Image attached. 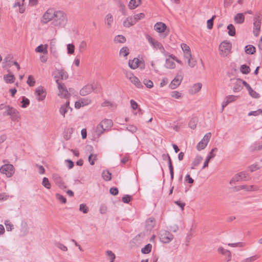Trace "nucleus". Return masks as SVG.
Here are the masks:
<instances>
[{
    "mask_svg": "<svg viewBox=\"0 0 262 262\" xmlns=\"http://www.w3.org/2000/svg\"><path fill=\"white\" fill-rule=\"evenodd\" d=\"M238 97L234 95H230L226 97V102L223 104V107H225L228 103L232 102L235 101L237 99Z\"/></svg>",
    "mask_w": 262,
    "mask_h": 262,
    "instance_id": "24",
    "label": "nucleus"
},
{
    "mask_svg": "<svg viewBox=\"0 0 262 262\" xmlns=\"http://www.w3.org/2000/svg\"><path fill=\"white\" fill-rule=\"evenodd\" d=\"M35 95L38 100H42L46 97V92L43 87H38L35 91Z\"/></svg>",
    "mask_w": 262,
    "mask_h": 262,
    "instance_id": "14",
    "label": "nucleus"
},
{
    "mask_svg": "<svg viewBox=\"0 0 262 262\" xmlns=\"http://www.w3.org/2000/svg\"><path fill=\"white\" fill-rule=\"evenodd\" d=\"M174 61L181 63V61L179 60L176 57L171 55H169L168 58L166 60V66L169 69H173L175 67V63Z\"/></svg>",
    "mask_w": 262,
    "mask_h": 262,
    "instance_id": "11",
    "label": "nucleus"
},
{
    "mask_svg": "<svg viewBox=\"0 0 262 262\" xmlns=\"http://www.w3.org/2000/svg\"><path fill=\"white\" fill-rule=\"evenodd\" d=\"M217 149L216 148H215L212 149L211 150V151H210V154H209V155L208 156V157H207V158H208L209 159H210V160L211 159H212V158H214V157H215V152H216V151H217Z\"/></svg>",
    "mask_w": 262,
    "mask_h": 262,
    "instance_id": "49",
    "label": "nucleus"
},
{
    "mask_svg": "<svg viewBox=\"0 0 262 262\" xmlns=\"http://www.w3.org/2000/svg\"><path fill=\"white\" fill-rule=\"evenodd\" d=\"M128 78L130 82L137 88H141L142 87V84L139 79L134 75H130V76L128 77Z\"/></svg>",
    "mask_w": 262,
    "mask_h": 262,
    "instance_id": "18",
    "label": "nucleus"
},
{
    "mask_svg": "<svg viewBox=\"0 0 262 262\" xmlns=\"http://www.w3.org/2000/svg\"><path fill=\"white\" fill-rule=\"evenodd\" d=\"M58 17L64 18V15L62 12L55 11L53 9H49L44 14L42 21L47 23L53 19L57 20Z\"/></svg>",
    "mask_w": 262,
    "mask_h": 262,
    "instance_id": "1",
    "label": "nucleus"
},
{
    "mask_svg": "<svg viewBox=\"0 0 262 262\" xmlns=\"http://www.w3.org/2000/svg\"><path fill=\"white\" fill-rule=\"evenodd\" d=\"M136 21L134 18L128 17L124 21V26L126 27H129L135 24Z\"/></svg>",
    "mask_w": 262,
    "mask_h": 262,
    "instance_id": "29",
    "label": "nucleus"
},
{
    "mask_svg": "<svg viewBox=\"0 0 262 262\" xmlns=\"http://www.w3.org/2000/svg\"><path fill=\"white\" fill-rule=\"evenodd\" d=\"M4 79L7 83H12L14 82L15 77L12 74H8L4 76Z\"/></svg>",
    "mask_w": 262,
    "mask_h": 262,
    "instance_id": "28",
    "label": "nucleus"
},
{
    "mask_svg": "<svg viewBox=\"0 0 262 262\" xmlns=\"http://www.w3.org/2000/svg\"><path fill=\"white\" fill-rule=\"evenodd\" d=\"M80 101L81 102L82 105H83V106L89 104L91 102V100L88 98L82 99H80Z\"/></svg>",
    "mask_w": 262,
    "mask_h": 262,
    "instance_id": "48",
    "label": "nucleus"
},
{
    "mask_svg": "<svg viewBox=\"0 0 262 262\" xmlns=\"http://www.w3.org/2000/svg\"><path fill=\"white\" fill-rule=\"evenodd\" d=\"M80 210L84 213H86L88 211V208L84 204H81L80 206Z\"/></svg>",
    "mask_w": 262,
    "mask_h": 262,
    "instance_id": "52",
    "label": "nucleus"
},
{
    "mask_svg": "<svg viewBox=\"0 0 262 262\" xmlns=\"http://www.w3.org/2000/svg\"><path fill=\"white\" fill-rule=\"evenodd\" d=\"M130 105L133 110H136L138 107V104L137 103L133 100H130Z\"/></svg>",
    "mask_w": 262,
    "mask_h": 262,
    "instance_id": "54",
    "label": "nucleus"
},
{
    "mask_svg": "<svg viewBox=\"0 0 262 262\" xmlns=\"http://www.w3.org/2000/svg\"><path fill=\"white\" fill-rule=\"evenodd\" d=\"M147 39L150 44L156 50H159L162 52L164 51V48L162 43L157 39L153 38L150 36H147Z\"/></svg>",
    "mask_w": 262,
    "mask_h": 262,
    "instance_id": "6",
    "label": "nucleus"
},
{
    "mask_svg": "<svg viewBox=\"0 0 262 262\" xmlns=\"http://www.w3.org/2000/svg\"><path fill=\"white\" fill-rule=\"evenodd\" d=\"M102 177L106 181H110L111 177V173L108 170H104L102 172Z\"/></svg>",
    "mask_w": 262,
    "mask_h": 262,
    "instance_id": "34",
    "label": "nucleus"
},
{
    "mask_svg": "<svg viewBox=\"0 0 262 262\" xmlns=\"http://www.w3.org/2000/svg\"><path fill=\"white\" fill-rule=\"evenodd\" d=\"M27 83L31 86H33L35 85V80L32 76L30 75L28 77V78L27 80Z\"/></svg>",
    "mask_w": 262,
    "mask_h": 262,
    "instance_id": "40",
    "label": "nucleus"
},
{
    "mask_svg": "<svg viewBox=\"0 0 262 262\" xmlns=\"http://www.w3.org/2000/svg\"><path fill=\"white\" fill-rule=\"evenodd\" d=\"M128 64L130 68L133 69H136L138 68L141 69L144 68V63L143 60L137 58H135L132 60H129Z\"/></svg>",
    "mask_w": 262,
    "mask_h": 262,
    "instance_id": "7",
    "label": "nucleus"
},
{
    "mask_svg": "<svg viewBox=\"0 0 262 262\" xmlns=\"http://www.w3.org/2000/svg\"><path fill=\"white\" fill-rule=\"evenodd\" d=\"M181 49L183 52L184 56L188 62L190 66L192 67L193 65L191 63L190 59L191 58V52L190 47L186 43H183L181 45Z\"/></svg>",
    "mask_w": 262,
    "mask_h": 262,
    "instance_id": "4",
    "label": "nucleus"
},
{
    "mask_svg": "<svg viewBox=\"0 0 262 262\" xmlns=\"http://www.w3.org/2000/svg\"><path fill=\"white\" fill-rule=\"evenodd\" d=\"M67 48L68 54H73L74 53L75 47L73 44H68Z\"/></svg>",
    "mask_w": 262,
    "mask_h": 262,
    "instance_id": "43",
    "label": "nucleus"
},
{
    "mask_svg": "<svg viewBox=\"0 0 262 262\" xmlns=\"http://www.w3.org/2000/svg\"><path fill=\"white\" fill-rule=\"evenodd\" d=\"M262 113V111L261 110H258L256 111L251 112L249 113V116H257Z\"/></svg>",
    "mask_w": 262,
    "mask_h": 262,
    "instance_id": "55",
    "label": "nucleus"
},
{
    "mask_svg": "<svg viewBox=\"0 0 262 262\" xmlns=\"http://www.w3.org/2000/svg\"><path fill=\"white\" fill-rule=\"evenodd\" d=\"M102 127L105 131L108 130L113 126V122L110 119H104L100 122Z\"/></svg>",
    "mask_w": 262,
    "mask_h": 262,
    "instance_id": "17",
    "label": "nucleus"
},
{
    "mask_svg": "<svg viewBox=\"0 0 262 262\" xmlns=\"http://www.w3.org/2000/svg\"><path fill=\"white\" fill-rule=\"evenodd\" d=\"M215 16L214 15V16H213L212 18H211L210 19H209L207 21V28L209 29H211L212 28L213 25V20L215 18Z\"/></svg>",
    "mask_w": 262,
    "mask_h": 262,
    "instance_id": "47",
    "label": "nucleus"
},
{
    "mask_svg": "<svg viewBox=\"0 0 262 262\" xmlns=\"http://www.w3.org/2000/svg\"><path fill=\"white\" fill-rule=\"evenodd\" d=\"M240 71L243 74H247L250 73V69L249 66L246 64H243L241 66Z\"/></svg>",
    "mask_w": 262,
    "mask_h": 262,
    "instance_id": "32",
    "label": "nucleus"
},
{
    "mask_svg": "<svg viewBox=\"0 0 262 262\" xmlns=\"http://www.w3.org/2000/svg\"><path fill=\"white\" fill-rule=\"evenodd\" d=\"M201 88L202 84L201 83H196L191 87L190 92L191 94H195L201 90Z\"/></svg>",
    "mask_w": 262,
    "mask_h": 262,
    "instance_id": "26",
    "label": "nucleus"
},
{
    "mask_svg": "<svg viewBox=\"0 0 262 262\" xmlns=\"http://www.w3.org/2000/svg\"><path fill=\"white\" fill-rule=\"evenodd\" d=\"M145 15L144 13H141L139 14H137L134 16V19L137 21L138 20H140L143 18H144Z\"/></svg>",
    "mask_w": 262,
    "mask_h": 262,
    "instance_id": "57",
    "label": "nucleus"
},
{
    "mask_svg": "<svg viewBox=\"0 0 262 262\" xmlns=\"http://www.w3.org/2000/svg\"><path fill=\"white\" fill-rule=\"evenodd\" d=\"M196 119H192L189 122V125L191 128L194 129L196 127Z\"/></svg>",
    "mask_w": 262,
    "mask_h": 262,
    "instance_id": "44",
    "label": "nucleus"
},
{
    "mask_svg": "<svg viewBox=\"0 0 262 262\" xmlns=\"http://www.w3.org/2000/svg\"><path fill=\"white\" fill-rule=\"evenodd\" d=\"M2 173L6 174L8 177H11L14 172V167L11 164H5L1 168Z\"/></svg>",
    "mask_w": 262,
    "mask_h": 262,
    "instance_id": "9",
    "label": "nucleus"
},
{
    "mask_svg": "<svg viewBox=\"0 0 262 262\" xmlns=\"http://www.w3.org/2000/svg\"><path fill=\"white\" fill-rule=\"evenodd\" d=\"M243 85L246 88L248 91L249 94L251 97L254 98H258L259 97V95L256 91L253 90L251 86L246 81L243 82Z\"/></svg>",
    "mask_w": 262,
    "mask_h": 262,
    "instance_id": "16",
    "label": "nucleus"
},
{
    "mask_svg": "<svg viewBox=\"0 0 262 262\" xmlns=\"http://www.w3.org/2000/svg\"><path fill=\"white\" fill-rule=\"evenodd\" d=\"M245 174L243 173H240L239 174H237L235 177V178H233L232 180L231 181L230 183H232L233 181H238L240 180H242L244 179L245 177L244 176Z\"/></svg>",
    "mask_w": 262,
    "mask_h": 262,
    "instance_id": "39",
    "label": "nucleus"
},
{
    "mask_svg": "<svg viewBox=\"0 0 262 262\" xmlns=\"http://www.w3.org/2000/svg\"><path fill=\"white\" fill-rule=\"evenodd\" d=\"M110 193L113 195H116L118 193V190L117 188L113 187L110 189Z\"/></svg>",
    "mask_w": 262,
    "mask_h": 262,
    "instance_id": "61",
    "label": "nucleus"
},
{
    "mask_svg": "<svg viewBox=\"0 0 262 262\" xmlns=\"http://www.w3.org/2000/svg\"><path fill=\"white\" fill-rule=\"evenodd\" d=\"M105 130L102 127L100 123L97 125L96 129V133L98 136L101 135L102 134H103Z\"/></svg>",
    "mask_w": 262,
    "mask_h": 262,
    "instance_id": "37",
    "label": "nucleus"
},
{
    "mask_svg": "<svg viewBox=\"0 0 262 262\" xmlns=\"http://www.w3.org/2000/svg\"><path fill=\"white\" fill-rule=\"evenodd\" d=\"M245 20V16L243 13H238L234 17V21L237 24H242Z\"/></svg>",
    "mask_w": 262,
    "mask_h": 262,
    "instance_id": "25",
    "label": "nucleus"
},
{
    "mask_svg": "<svg viewBox=\"0 0 262 262\" xmlns=\"http://www.w3.org/2000/svg\"><path fill=\"white\" fill-rule=\"evenodd\" d=\"M129 54V49L127 47L122 48L120 51V55L126 56Z\"/></svg>",
    "mask_w": 262,
    "mask_h": 262,
    "instance_id": "38",
    "label": "nucleus"
},
{
    "mask_svg": "<svg viewBox=\"0 0 262 262\" xmlns=\"http://www.w3.org/2000/svg\"><path fill=\"white\" fill-rule=\"evenodd\" d=\"M56 82L58 84V88L59 90L58 95L61 98L66 99V101H69L70 94L64 84L60 82L59 79H56Z\"/></svg>",
    "mask_w": 262,
    "mask_h": 262,
    "instance_id": "3",
    "label": "nucleus"
},
{
    "mask_svg": "<svg viewBox=\"0 0 262 262\" xmlns=\"http://www.w3.org/2000/svg\"><path fill=\"white\" fill-rule=\"evenodd\" d=\"M5 224L8 231H10L12 230L13 226L8 221L6 222Z\"/></svg>",
    "mask_w": 262,
    "mask_h": 262,
    "instance_id": "63",
    "label": "nucleus"
},
{
    "mask_svg": "<svg viewBox=\"0 0 262 262\" xmlns=\"http://www.w3.org/2000/svg\"><path fill=\"white\" fill-rule=\"evenodd\" d=\"M125 40V38L122 35H118L115 38V41L117 42L123 43Z\"/></svg>",
    "mask_w": 262,
    "mask_h": 262,
    "instance_id": "41",
    "label": "nucleus"
},
{
    "mask_svg": "<svg viewBox=\"0 0 262 262\" xmlns=\"http://www.w3.org/2000/svg\"><path fill=\"white\" fill-rule=\"evenodd\" d=\"M56 198L62 203H65L66 202V199L60 194H57Z\"/></svg>",
    "mask_w": 262,
    "mask_h": 262,
    "instance_id": "56",
    "label": "nucleus"
},
{
    "mask_svg": "<svg viewBox=\"0 0 262 262\" xmlns=\"http://www.w3.org/2000/svg\"><path fill=\"white\" fill-rule=\"evenodd\" d=\"M183 76L181 73L177 74L174 78L171 81L169 84V88L171 89H175L181 83Z\"/></svg>",
    "mask_w": 262,
    "mask_h": 262,
    "instance_id": "8",
    "label": "nucleus"
},
{
    "mask_svg": "<svg viewBox=\"0 0 262 262\" xmlns=\"http://www.w3.org/2000/svg\"><path fill=\"white\" fill-rule=\"evenodd\" d=\"M69 101H66V104L60 108V113L64 117L65 116L66 113H67L69 109L72 111V109L69 107Z\"/></svg>",
    "mask_w": 262,
    "mask_h": 262,
    "instance_id": "21",
    "label": "nucleus"
},
{
    "mask_svg": "<svg viewBox=\"0 0 262 262\" xmlns=\"http://www.w3.org/2000/svg\"><path fill=\"white\" fill-rule=\"evenodd\" d=\"M152 246L150 244H147L142 249V252L144 254L149 253L151 250Z\"/></svg>",
    "mask_w": 262,
    "mask_h": 262,
    "instance_id": "36",
    "label": "nucleus"
},
{
    "mask_svg": "<svg viewBox=\"0 0 262 262\" xmlns=\"http://www.w3.org/2000/svg\"><path fill=\"white\" fill-rule=\"evenodd\" d=\"M171 96L174 99H181L183 97V94L180 92L174 91L171 92Z\"/></svg>",
    "mask_w": 262,
    "mask_h": 262,
    "instance_id": "31",
    "label": "nucleus"
},
{
    "mask_svg": "<svg viewBox=\"0 0 262 262\" xmlns=\"http://www.w3.org/2000/svg\"><path fill=\"white\" fill-rule=\"evenodd\" d=\"M9 198V195H7L5 193H0V201H5Z\"/></svg>",
    "mask_w": 262,
    "mask_h": 262,
    "instance_id": "59",
    "label": "nucleus"
},
{
    "mask_svg": "<svg viewBox=\"0 0 262 262\" xmlns=\"http://www.w3.org/2000/svg\"><path fill=\"white\" fill-rule=\"evenodd\" d=\"M141 0H130L128 7L131 9H134L141 4Z\"/></svg>",
    "mask_w": 262,
    "mask_h": 262,
    "instance_id": "23",
    "label": "nucleus"
},
{
    "mask_svg": "<svg viewBox=\"0 0 262 262\" xmlns=\"http://www.w3.org/2000/svg\"><path fill=\"white\" fill-rule=\"evenodd\" d=\"M185 180L190 184H192L193 183V180L190 177L189 174H187L186 176Z\"/></svg>",
    "mask_w": 262,
    "mask_h": 262,
    "instance_id": "64",
    "label": "nucleus"
},
{
    "mask_svg": "<svg viewBox=\"0 0 262 262\" xmlns=\"http://www.w3.org/2000/svg\"><path fill=\"white\" fill-rule=\"evenodd\" d=\"M227 29L228 30V34L230 36H234L235 34V29L234 26L230 24L228 26Z\"/></svg>",
    "mask_w": 262,
    "mask_h": 262,
    "instance_id": "33",
    "label": "nucleus"
},
{
    "mask_svg": "<svg viewBox=\"0 0 262 262\" xmlns=\"http://www.w3.org/2000/svg\"><path fill=\"white\" fill-rule=\"evenodd\" d=\"M93 91V87L91 85H86L83 87L80 91V94L82 96H85L91 93Z\"/></svg>",
    "mask_w": 262,
    "mask_h": 262,
    "instance_id": "19",
    "label": "nucleus"
},
{
    "mask_svg": "<svg viewBox=\"0 0 262 262\" xmlns=\"http://www.w3.org/2000/svg\"><path fill=\"white\" fill-rule=\"evenodd\" d=\"M219 252L222 253L223 255L227 256V260H229L231 258L230 252L228 250L224 249L222 247L219 248L218 249Z\"/></svg>",
    "mask_w": 262,
    "mask_h": 262,
    "instance_id": "30",
    "label": "nucleus"
},
{
    "mask_svg": "<svg viewBox=\"0 0 262 262\" xmlns=\"http://www.w3.org/2000/svg\"><path fill=\"white\" fill-rule=\"evenodd\" d=\"M131 200H132V198H131V196H130L129 195H125L122 198V201L124 203H129L131 201Z\"/></svg>",
    "mask_w": 262,
    "mask_h": 262,
    "instance_id": "58",
    "label": "nucleus"
},
{
    "mask_svg": "<svg viewBox=\"0 0 262 262\" xmlns=\"http://www.w3.org/2000/svg\"><path fill=\"white\" fill-rule=\"evenodd\" d=\"M211 133H208L205 135L203 139L198 143L196 148L198 150H201L205 148L211 138Z\"/></svg>",
    "mask_w": 262,
    "mask_h": 262,
    "instance_id": "10",
    "label": "nucleus"
},
{
    "mask_svg": "<svg viewBox=\"0 0 262 262\" xmlns=\"http://www.w3.org/2000/svg\"><path fill=\"white\" fill-rule=\"evenodd\" d=\"M106 254L110 259L111 262H113L116 257L115 254L111 251H107Z\"/></svg>",
    "mask_w": 262,
    "mask_h": 262,
    "instance_id": "46",
    "label": "nucleus"
},
{
    "mask_svg": "<svg viewBox=\"0 0 262 262\" xmlns=\"http://www.w3.org/2000/svg\"><path fill=\"white\" fill-rule=\"evenodd\" d=\"M253 25V33L257 36L259 34L261 26V18L260 16L254 17Z\"/></svg>",
    "mask_w": 262,
    "mask_h": 262,
    "instance_id": "12",
    "label": "nucleus"
},
{
    "mask_svg": "<svg viewBox=\"0 0 262 262\" xmlns=\"http://www.w3.org/2000/svg\"><path fill=\"white\" fill-rule=\"evenodd\" d=\"M102 106L114 107L115 106V104L111 101H105L104 102L102 103Z\"/></svg>",
    "mask_w": 262,
    "mask_h": 262,
    "instance_id": "51",
    "label": "nucleus"
},
{
    "mask_svg": "<svg viewBox=\"0 0 262 262\" xmlns=\"http://www.w3.org/2000/svg\"><path fill=\"white\" fill-rule=\"evenodd\" d=\"M244 81L242 80L241 79H237L235 81V85L233 88L234 92H239L242 89V84H243V82Z\"/></svg>",
    "mask_w": 262,
    "mask_h": 262,
    "instance_id": "22",
    "label": "nucleus"
},
{
    "mask_svg": "<svg viewBox=\"0 0 262 262\" xmlns=\"http://www.w3.org/2000/svg\"><path fill=\"white\" fill-rule=\"evenodd\" d=\"M168 82V80L167 78H163L160 83V86L161 88L165 86L167 84Z\"/></svg>",
    "mask_w": 262,
    "mask_h": 262,
    "instance_id": "50",
    "label": "nucleus"
},
{
    "mask_svg": "<svg viewBox=\"0 0 262 262\" xmlns=\"http://www.w3.org/2000/svg\"><path fill=\"white\" fill-rule=\"evenodd\" d=\"M232 49L231 42L227 41L222 42L219 48L220 55L222 56H227L230 54Z\"/></svg>",
    "mask_w": 262,
    "mask_h": 262,
    "instance_id": "2",
    "label": "nucleus"
},
{
    "mask_svg": "<svg viewBox=\"0 0 262 262\" xmlns=\"http://www.w3.org/2000/svg\"><path fill=\"white\" fill-rule=\"evenodd\" d=\"M18 114V112H16L15 111V110H14V108H9L8 110V114L10 115H12V114Z\"/></svg>",
    "mask_w": 262,
    "mask_h": 262,
    "instance_id": "60",
    "label": "nucleus"
},
{
    "mask_svg": "<svg viewBox=\"0 0 262 262\" xmlns=\"http://www.w3.org/2000/svg\"><path fill=\"white\" fill-rule=\"evenodd\" d=\"M21 103H22V107H27L29 104V100L27 99V98H25V97H24L23 98V100L21 101Z\"/></svg>",
    "mask_w": 262,
    "mask_h": 262,
    "instance_id": "53",
    "label": "nucleus"
},
{
    "mask_svg": "<svg viewBox=\"0 0 262 262\" xmlns=\"http://www.w3.org/2000/svg\"><path fill=\"white\" fill-rule=\"evenodd\" d=\"M154 29L159 33H165L166 36L167 35L169 32V29L164 23L162 22L156 23L154 26Z\"/></svg>",
    "mask_w": 262,
    "mask_h": 262,
    "instance_id": "5",
    "label": "nucleus"
},
{
    "mask_svg": "<svg viewBox=\"0 0 262 262\" xmlns=\"http://www.w3.org/2000/svg\"><path fill=\"white\" fill-rule=\"evenodd\" d=\"M172 238V235L168 232H164L162 233L160 237L161 241L164 243H169Z\"/></svg>",
    "mask_w": 262,
    "mask_h": 262,
    "instance_id": "15",
    "label": "nucleus"
},
{
    "mask_svg": "<svg viewBox=\"0 0 262 262\" xmlns=\"http://www.w3.org/2000/svg\"><path fill=\"white\" fill-rule=\"evenodd\" d=\"M106 17L107 23L108 25H110L113 20V17L111 15L108 14L107 15Z\"/></svg>",
    "mask_w": 262,
    "mask_h": 262,
    "instance_id": "62",
    "label": "nucleus"
},
{
    "mask_svg": "<svg viewBox=\"0 0 262 262\" xmlns=\"http://www.w3.org/2000/svg\"><path fill=\"white\" fill-rule=\"evenodd\" d=\"M97 160V155L95 154H91L89 157V161L91 165H93L95 162Z\"/></svg>",
    "mask_w": 262,
    "mask_h": 262,
    "instance_id": "35",
    "label": "nucleus"
},
{
    "mask_svg": "<svg viewBox=\"0 0 262 262\" xmlns=\"http://www.w3.org/2000/svg\"><path fill=\"white\" fill-rule=\"evenodd\" d=\"M48 45H41L36 48L35 51L37 53H42L47 54L48 53Z\"/></svg>",
    "mask_w": 262,
    "mask_h": 262,
    "instance_id": "20",
    "label": "nucleus"
},
{
    "mask_svg": "<svg viewBox=\"0 0 262 262\" xmlns=\"http://www.w3.org/2000/svg\"><path fill=\"white\" fill-rule=\"evenodd\" d=\"M144 84L146 85V86L148 88H152L154 86V84L152 81L148 79H145L143 81Z\"/></svg>",
    "mask_w": 262,
    "mask_h": 262,
    "instance_id": "42",
    "label": "nucleus"
},
{
    "mask_svg": "<svg viewBox=\"0 0 262 262\" xmlns=\"http://www.w3.org/2000/svg\"><path fill=\"white\" fill-rule=\"evenodd\" d=\"M42 185L47 188L49 189L50 188L51 185L48 178H44L43 179Z\"/></svg>",
    "mask_w": 262,
    "mask_h": 262,
    "instance_id": "45",
    "label": "nucleus"
},
{
    "mask_svg": "<svg viewBox=\"0 0 262 262\" xmlns=\"http://www.w3.org/2000/svg\"><path fill=\"white\" fill-rule=\"evenodd\" d=\"M256 52L255 48L251 45H247L245 47V52L248 54H253Z\"/></svg>",
    "mask_w": 262,
    "mask_h": 262,
    "instance_id": "27",
    "label": "nucleus"
},
{
    "mask_svg": "<svg viewBox=\"0 0 262 262\" xmlns=\"http://www.w3.org/2000/svg\"><path fill=\"white\" fill-rule=\"evenodd\" d=\"M55 78L56 79L60 78L62 80H66L68 78L67 73L63 69H58L55 71L54 73Z\"/></svg>",
    "mask_w": 262,
    "mask_h": 262,
    "instance_id": "13",
    "label": "nucleus"
}]
</instances>
